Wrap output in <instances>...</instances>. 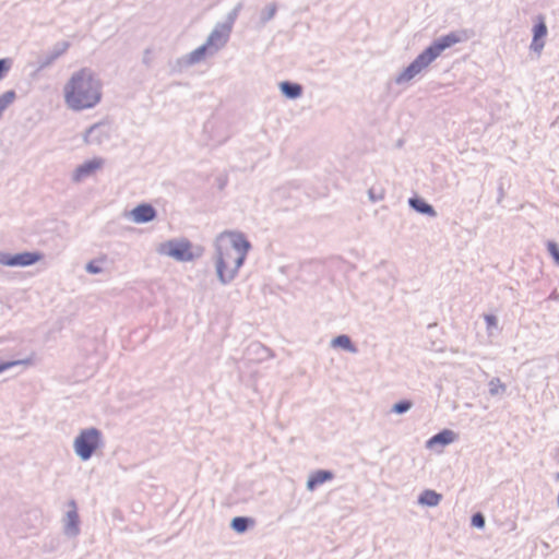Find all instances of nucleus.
<instances>
[{
    "label": "nucleus",
    "instance_id": "obj_1",
    "mask_svg": "<svg viewBox=\"0 0 559 559\" xmlns=\"http://www.w3.org/2000/svg\"><path fill=\"white\" fill-rule=\"evenodd\" d=\"M216 275L221 284L227 285L235 280L251 249L246 236L236 230H224L214 241Z\"/></svg>",
    "mask_w": 559,
    "mask_h": 559
},
{
    "label": "nucleus",
    "instance_id": "obj_2",
    "mask_svg": "<svg viewBox=\"0 0 559 559\" xmlns=\"http://www.w3.org/2000/svg\"><path fill=\"white\" fill-rule=\"evenodd\" d=\"M103 83L90 68H82L70 76L63 87L64 103L68 108L81 111L94 108L103 95Z\"/></svg>",
    "mask_w": 559,
    "mask_h": 559
},
{
    "label": "nucleus",
    "instance_id": "obj_3",
    "mask_svg": "<svg viewBox=\"0 0 559 559\" xmlns=\"http://www.w3.org/2000/svg\"><path fill=\"white\" fill-rule=\"evenodd\" d=\"M462 40L463 36L457 32H451L438 37L395 78V83L401 85L411 82L427 69L445 49Z\"/></svg>",
    "mask_w": 559,
    "mask_h": 559
},
{
    "label": "nucleus",
    "instance_id": "obj_4",
    "mask_svg": "<svg viewBox=\"0 0 559 559\" xmlns=\"http://www.w3.org/2000/svg\"><path fill=\"white\" fill-rule=\"evenodd\" d=\"M103 445V433L95 427L81 429L73 440L74 453L83 462L88 461Z\"/></svg>",
    "mask_w": 559,
    "mask_h": 559
},
{
    "label": "nucleus",
    "instance_id": "obj_5",
    "mask_svg": "<svg viewBox=\"0 0 559 559\" xmlns=\"http://www.w3.org/2000/svg\"><path fill=\"white\" fill-rule=\"evenodd\" d=\"M191 247V242L186 239H170L162 242L157 248V252L179 262H190L194 260Z\"/></svg>",
    "mask_w": 559,
    "mask_h": 559
},
{
    "label": "nucleus",
    "instance_id": "obj_6",
    "mask_svg": "<svg viewBox=\"0 0 559 559\" xmlns=\"http://www.w3.org/2000/svg\"><path fill=\"white\" fill-rule=\"evenodd\" d=\"M43 259V253L38 251H24L11 254L5 251H0V264L4 266H29Z\"/></svg>",
    "mask_w": 559,
    "mask_h": 559
},
{
    "label": "nucleus",
    "instance_id": "obj_7",
    "mask_svg": "<svg viewBox=\"0 0 559 559\" xmlns=\"http://www.w3.org/2000/svg\"><path fill=\"white\" fill-rule=\"evenodd\" d=\"M231 32L219 23H216L212 32L209 34L205 44L216 55L228 43Z\"/></svg>",
    "mask_w": 559,
    "mask_h": 559
},
{
    "label": "nucleus",
    "instance_id": "obj_8",
    "mask_svg": "<svg viewBox=\"0 0 559 559\" xmlns=\"http://www.w3.org/2000/svg\"><path fill=\"white\" fill-rule=\"evenodd\" d=\"M110 139V127L106 122H97L91 126L85 134L84 142L92 145H100Z\"/></svg>",
    "mask_w": 559,
    "mask_h": 559
},
{
    "label": "nucleus",
    "instance_id": "obj_9",
    "mask_svg": "<svg viewBox=\"0 0 559 559\" xmlns=\"http://www.w3.org/2000/svg\"><path fill=\"white\" fill-rule=\"evenodd\" d=\"M207 56L213 57V56H215V53L204 43L200 47L192 50L191 52L177 59V64L180 68H189V67H192L194 64L202 62Z\"/></svg>",
    "mask_w": 559,
    "mask_h": 559
},
{
    "label": "nucleus",
    "instance_id": "obj_10",
    "mask_svg": "<svg viewBox=\"0 0 559 559\" xmlns=\"http://www.w3.org/2000/svg\"><path fill=\"white\" fill-rule=\"evenodd\" d=\"M207 56L213 57V56H215V53L204 43L200 47L192 50L191 52L177 59V64L180 68H189V67H192L194 64L202 62Z\"/></svg>",
    "mask_w": 559,
    "mask_h": 559
},
{
    "label": "nucleus",
    "instance_id": "obj_11",
    "mask_svg": "<svg viewBox=\"0 0 559 559\" xmlns=\"http://www.w3.org/2000/svg\"><path fill=\"white\" fill-rule=\"evenodd\" d=\"M207 56L213 57V56H215V53L204 43L200 47L192 50L191 52L177 59V64L180 68H189V67H192L194 64L202 62Z\"/></svg>",
    "mask_w": 559,
    "mask_h": 559
},
{
    "label": "nucleus",
    "instance_id": "obj_12",
    "mask_svg": "<svg viewBox=\"0 0 559 559\" xmlns=\"http://www.w3.org/2000/svg\"><path fill=\"white\" fill-rule=\"evenodd\" d=\"M104 165V159L99 157H95L92 159H88L84 162L83 164L79 165L74 171L72 173V181L74 183H80L84 179L91 177L94 175L98 169H100Z\"/></svg>",
    "mask_w": 559,
    "mask_h": 559
},
{
    "label": "nucleus",
    "instance_id": "obj_13",
    "mask_svg": "<svg viewBox=\"0 0 559 559\" xmlns=\"http://www.w3.org/2000/svg\"><path fill=\"white\" fill-rule=\"evenodd\" d=\"M70 47L68 41L57 43L52 50L38 59L37 71L49 68L60 56H62Z\"/></svg>",
    "mask_w": 559,
    "mask_h": 559
},
{
    "label": "nucleus",
    "instance_id": "obj_14",
    "mask_svg": "<svg viewBox=\"0 0 559 559\" xmlns=\"http://www.w3.org/2000/svg\"><path fill=\"white\" fill-rule=\"evenodd\" d=\"M131 218L136 224H145L156 218L157 212L150 203L136 205L130 213Z\"/></svg>",
    "mask_w": 559,
    "mask_h": 559
},
{
    "label": "nucleus",
    "instance_id": "obj_15",
    "mask_svg": "<svg viewBox=\"0 0 559 559\" xmlns=\"http://www.w3.org/2000/svg\"><path fill=\"white\" fill-rule=\"evenodd\" d=\"M70 510L66 513L64 519V534L74 537L79 535L80 527H79V514L76 510V503L74 500H71L69 502Z\"/></svg>",
    "mask_w": 559,
    "mask_h": 559
},
{
    "label": "nucleus",
    "instance_id": "obj_16",
    "mask_svg": "<svg viewBox=\"0 0 559 559\" xmlns=\"http://www.w3.org/2000/svg\"><path fill=\"white\" fill-rule=\"evenodd\" d=\"M333 478V472L329 469H318L308 477L306 487L309 491H313L318 486L332 480Z\"/></svg>",
    "mask_w": 559,
    "mask_h": 559
},
{
    "label": "nucleus",
    "instance_id": "obj_17",
    "mask_svg": "<svg viewBox=\"0 0 559 559\" xmlns=\"http://www.w3.org/2000/svg\"><path fill=\"white\" fill-rule=\"evenodd\" d=\"M408 205L417 213L427 215L429 217L437 216V212H436L435 207L420 197L409 198Z\"/></svg>",
    "mask_w": 559,
    "mask_h": 559
},
{
    "label": "nucleus",
    "instance_id": "obj_18",
    "mask_svg": "<svg viewBox=\"0 0 559 559\" xmlns=\"http://www.w3.org/2000/svg\"><path fill=\"white\" fill-rule=\"evenodd\" d=\"M281 93L288 99H297L302 95V86L299 83L283 81L278 85Z\"/></svg>",
    "mask_w": 559,
    "mask_h": 559
},
{
    "label": "nucleus",
    "instance_id": "obj_19",
    "mask_svg": "<svg viewBox=\"0 0 559 559\" xmlns=\"http://www.w3.org/2000/svg\"><path fill=\"white\" fill-rule=\"evenodd\" d=\"M455 437H456V435L453 430L443 429L440 432L432 436L427 441V447L432 448L435 444L448 445L455 440Z\"/></svg>",
    "mask_w": 559,
    "mask_h": 559
},
{
    "label": "nucleus",
    "instance_id": "obj_20",
    "mask_svg": "<svg viewBox=\"0 0 559 559\" xmlns=\"http://www.w3.org/2000/svg\"><path fill=\"white\" fill-rule=\"evenodd\" d=\"M442 500V495L432 489L424 490L418 497V503L427 507H437Z\"/></svg>",
    "mask_w": 559,
    "mask_h": 559
},
{
    "label": "nucleus",
    "instance_id": "obj_21",
    "mask_svg": "<svg viewBox=\"0 0 559 559\" xmlns=\"http://www.w3.org/2000/svg\"><path fill=\"white\" fill-rule=\"evenodd\" d=\"M254 521L248 516H235L230 522V527L239 534L248 531L250 526H253Z\"/></svg>",
    "mask_w": 559,
    "mask_h": 559
},
{
    "label": "nucleus",
    "instance_id": "obj_22",
    "mask_svg": "<svg viewBox=\"0 0 559 559\" xmlns=\"http://www.w3.org/2000/svg\"><path fill=\"white\" fill-rule=\"evenodd\" d=\"M333 347L343 348L349 353L355 354L357 352L356 346L353 344L350 337L346 334H341L334 337L331 342Z\"/></svg>",
    "mask_w": 559,
    "mask_h": 559
},
{
    "label": "nucleus",
    "instance_id": "obj_23",
    "mask_svg": "<svg viewBox=\"0 0 559 559\" xmlns=\"http://www.w3.org/2000/svg\"><path fill=\"white\" fill-rule=\"evenodd\" d=\"M276 11L277 5L275 2L265 5L260 12L259 27H263L267 22H270L275 16Z\"/></svg>",
    "mask_w": 559,
    "mask_h": 559
},
{
    "label": "nucleus",
    "instance_id": "obj_24",
    "mask_svg": "<svg viewBox=\"0 0 559 559\" xmlns=\"http://www.w3.org/2000/svg\"><path fill=\"white\" fill-rule=\"evenodd\" d=\"M242 9V3L239 2L227 15L224 22H219L223 26H225L230 32L233 31L234 24L239 15V12Z\"/></svg>",
    "mask_w": 559,
    "mask_h": 559
},
{
    "label": "nucleus",
    "instance_id": "obj_25",
    "mask_svg": "<svg viewBox=\"0 0 559 559\" xmlns=\"http://www.w3.org/2000/svg\"><path fill=\"white\" fill-rule=\"evenodd\" d=\"M489 393L491 395H498L506 392V385L500 381L499 378H492L489 381Z\"/></svg>",
    "mask_w": 559,
    "mask_h": 559
},
{
    "label": "nucleus",
    "instance_id": "obj_26",
    "mask_svg": "<svg viewBox=\"0 0 559 559\" xmlns=\"http://www.w3.org/2000/svg\"><path fill=\"white\" fill-rule=\"evenodd\" d=\"M547 25L543 17H539V21L533 27V37L544 39L547 35Z\"/></svg>",
    "mask_w": 559,
    "mask_h": 559
},
{
    "label": "nucleus",
    "instance_id": "obj_27",
    "mask_svg": "<svg viewBox=\"0 0 559 559\" xmlns=\"http://www.w3.org/2000/svg\"><path fill=\"white\" fill-rule=\"evenodd\" d=\"M29 364H31L29 358L20 359V360H10V361L0 360V373L3 372L4 370L12 368V367L20 366V365L28 366Z\"/></svg>",
    "mask_w": 559,
    "mask_h": 559
},
{
    "label": "nucleus",
    "instance_id": "obj_28",
    "mask_svg": "<svg viewBox=\"0 0 559 559\" xmlns=\"http://www.w3.org/2000/svg\"><path fill=\"white\" fill-rule=\"evenodd\" d=\"M413 406V402L409 400H402L392 406V412L395 414H404L408 412Z\"/></svg>",
    "mask_w": 559,
    "mask_h": 559
},
{
    "label": "nucleus",
    "instance_id": "obj_29",
    "mask_svg": "<svg viewBox=\"0 0 559 559\" xmlns=\"http://www.w3.org/2000/svg\"><path fill=\"white\" fill-rule=\"evenodd\" d=\"M544 47H545L544 39L537 38V37H533L532 43L530 45V49L533 52L537 53V56L539 57L542 51H543V49H544Z\"/></svg>",
    "mask_w": 559,
    "mask_h": 559
},
{
    "label": "nucleus",
    "instance_id": "obj_30",
    "mask_svg": "<svg viewBox=\"0 0 559 559\" xmlns=\"http://www.w3.org/2000/svg\"><path fill=\"white\" fill-rule=\"evenodd\" d=\"M471 524L476 528H484L486 524L484 514L480 512L474 513L471 519Z\"/></svg>",
    "mask_w": 559,
    "mask_h": 559
},
{
    "label": "nucleus",
    "instance_id": "obj_31",
    "mask_svg": "<svg viewBox=\"0 0 559 559\" xmlns=\"http://www.w3.org/2000/svg\"><path fill=\"white\" fill-rule=\"evenodd\" d=\"M549 254L552 257L555 262L559 265V247L556 242L549 241L547 243Z\"/></svg>",
    "mask_w": 559,
    "mask_h": 559
},
{
    "label": "nucleus",
    "instance_id": "obj_32",
    "mask_svg": "<svg viewBox=\"0 0 559 559\" xmlns=\"http://www.w3.org/2000/svg\"><path fill=\"white\" fill-rule=\"evenodd\" d=\"M255 353L261 354V358H265L270 356V350L265 346L260 343H254L250 346Z\"/></svg>",
    "mask_w": 559,
    "mask_h": 559
},
{
    "label": "nucleus",
    "instance_id": "obj_33",
    "mask_svg": "<svg viewBox=\"0 0 559 559\" xmlns=\"http://www.w3.org/2000/svg\"><path fill=\"white\" fill-rule=\"evenodd\" d=\"M485 322L489 332L498 326V319L493 314H485Z\"/></svg>",
    "mask_w": 559,
    "mask_h": 559
},
{
    "label": "nucleus",
    "instance_id": "obj_34",
    "mask_svg": "<svg viewBox=\"0 0 559 559\" xmlns=\"http://www.w3.org/2000/svg\"><path fill=\"white\" fill-rule=\"evenodd\" d=\"M85 270L87 273H91V274H99L103 272V269L95 261H90L85 265Z\"/></svg>",
    "mask_w": 559,
    "mask_h": 559
},
{
    "label": "nucleus",
    "instance_id": "obj_35",
    "mask_svg": "<svg viewBox=\"0 0 559 559\" xmlns=\"http://www.w3.org/2000/svg\"><path fill=\"white\" fill-rule=\"evenodd\" d=\"M11 61L9 59H0V80L3 79L5 73L10 70Z\"/></svg>",
    "mask_w": 559,
    "mask_h": 559
},
{
    "label": "nucleus",
    "instance_id": "obj_36",
    "mask_svg": "<svg viewBox=\"0 0 559 559\" xmlns=\"http://www.w3.org/2000/svg\"><path fill=\"white\" fill-rule=\"evenodd\" d=\"M368 195H369V199H370L372 202H376V201H378V200L382 199V195L377 197V195L374 194V192H373V190H372V189H370V190L368 191Z\"/></svg>",
    "mask_w": 559,
    "mask_h": 559
}]
</instances>
